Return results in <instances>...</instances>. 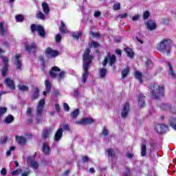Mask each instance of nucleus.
<instances>
[{
	"mask_svg": "<svg viewBox=\"0 0 176 176\" xmlns=\"http://www.w3.org/2000/svg\"><path fill=\"white\" fill-rule=\"evenodd\" d=\"M114 10H120V3H115L113 6Z\"/></svg>",
	"mask_w": 176,
	"mask_h": 176,
	"instance_id": "54",
	"label": "nucleus"
},
{
	"mask_svg": "<svg viewBox=\"0 0 176 176\" xmlns=\"http://www.w3.org/2000/svg\"><path fill=\"white\" fill-rule=\"evenodd\" d=\"M91 45L94 46V47H98V46H100V44L96 41H92Z\"/></svg>",
	"mask_w": 176,
	"mask_h": 176,
	"instance_id": "62",
	"label": "nucleus"
},
{
	"mask_svg": "<svg viewBox=\"0 0 176 176\" xmlns=\"http://www.w3.org/2000/svg\"><path fill=\"white\" fill-rule=\"evenodd\" d=\"M168 129V126L164 124H158L155 126V130L158 134H164Z\"/></svg>",
	"mask_w": 176,
	"mask_h": 176,
	"instance_id": "9",
	"label": "nucleus"
},
{
	"mask_svg": "<svg viewBox=\"0 0 176 176\" xmlns=\"http://www.w3.org/2000/svg\"><path fill=\"white\" fill-rule=\"evenodd\" d=\"M59 30L61 32V34H67V28L65 27V23H64V21H60V25L59 27Z\"/></svg>",
	"mask_w": 176,
	"mask_h": 176,
	"instance_id": "30",
	"label": "nucleus"
},
{
	"mask_svg": "<svg viewBox=\"0 0 176 176\" xmlns=\"http://www.w3.org/2000/svg\"><path fill=\"white\" fill-rule=\"evenodd\" d=\"M73 38H75V39H81L82 36V32H78V33H73L72 34Z\"/></svg>",
	"mask_w": 176,
	"mask_h": 176,
	"instance_id": "48",
	"label": "nucleus"
},
{
	"mask_svg": "<svg viewBox=\"0 0 176 176\" xmlns=\"http://www.w3.org/2000/svg\"><path fill=\"white\" fill-rule=\"evenodd\" d=\"M9 141V136H4L0 140V144H6Z\"/></svg>",
	"mask_w": 176,
	"mask_h": 176,
	"instance_id": "47",
	"label": "nucleus"
},
{
	"mask_svg": "<svg viewBox=\"0 0 176 176\" xmlns=\"http://www.w3.org/2000/svg\"><path fill=\"white\" fill-rule=\"evenodd\" d=\"M63 108L66 112H69V106L67 103H63Z\"/></svg>",
	"mask_w": 176,
	"mask_h": 176,
	"instance_id": "57",
	"label": "nucleus"
},
{
	"mask_svg": "<svg viewBox=\"0 0 176 176\" xmlns=\"http://www.w3.org/2000/svg\"><path fill=\"white\" fill-rule=\"evenodd\" d=\"M30 89V87H28V86L27 85H19V90H20L21 91H27Z\"/></svg>",
	"mask_w": 176,
	"mask_h": 176,
	"instance_id": "41",
	"label": "nucleus"
},
{
	"mask_svg": "<svg viewBox=\"0 0 176 176\" xmlns=\"http://www.w3.org/2000/svg\"><path fill=\"white\" fill-rule=\"evenodd\" d=\"M82 60L86 61L82 66V69L84 71L82 74V82L83 83H86L87 78H89V75H90L89 68H90V64H91V60H93V56L90 55V49H85L83 53Z\"/></svg>",
	"mask_w": 176,
	"mask_h": 176,
	"instance_id": "1",
	"label": "nucleus"
},
{
	"mask_svg": "<svg viewBox=\"0 0 176 176\" xmlns=\"http://www.w3.org/2000/svg\"><path fill=\"white\" fill-rule=\"evenodd\" d=\"M138 105L140 108H144L145 107V96L142 94L138 95Z\"/></svg>",
	"mask_w": 176,
	"mask_h": 176,
	"instance_id": "20",
	"label": "nucleus"
},
{
	"mask_svg": "<svg viewBox=\"0 0 176 176\" xmlns=\"http://www.w3.org/2000/svg\"><path fill=\"white\" fill-rule=\"evenodd\" d=\"M168 21H170V19H168V18L162 19V24H168Z\"/></svg>",
	"mask_w": 176,
	"mask_h": 176,
	"instance_id": "61",
	"label": "nucleus"
},
{
	"mask_svg": "<svg viewBox=\"0 0 176 176\" xmlns=\"http://www.w3.org/2000/svg\"><path fill=\"white\" fill-rule=\"evenodd\" d=\"M93 123H94V119L92 118H85L76 121V124L78 126H86L87 124H93Z\"/></svg>",
	"mask_w": 176,
	"mask_h": 176,
	"instance_id": "8",
	"label": "nucleus"
},
{
	"mask_svg": "<svg viewBox=\"0 0 176 176\" xmlns=\"http://www.w3.org/2000/svg\"><path fill=\"white\" fill-rule=\"evenodd\" d=\"M15 19L16 21L21 23L24 21V15H22V14L16 15Z\"/></svg>",
	"mask_w": 176,
	"mask_h": 176,
	"instance_id": "43",
	"label": "nucleus"
},
{
	"mask_svg": "<svg viewBox=\"0 0 176 176\" xmlns=\"http://www.w3.org/2000/svg\"><path fill=\"white\" fill-rule=\"evenodd\" d=\"M129 73H130V68L126 67L125 69H124L121 73L122 79H124V78H126V76H127V75H129Z\"/></svg>",
	"mask_w": 176,
	"mask_h": 176,
	"instance_id": "33",
	"label": "nucleus"
},
{
	"mask_svg": "<svg viewBox=\"0 0 176 176\" xmlns=\"http://www.w3.org/2000/svg\"><path fill=\"white\" fill-rule=\"evenodd\" d=\"M145 64H146V67L147 68V69H151L152 68V67H153V63L152 62V60H151V59H147Z\"/></svg>",
	"mask_w": 176,
	"mask_h": 176,
	"instance_id": "37",
	"label": "nucleus"
},
{
	"mask_svg": "<svg viewBox=\"0 0 176 176\" xmlns=\"http://www.w3.org/2000/svg\"><path fill=\"white\" fill-rule=\"evenodd\" d=\"M89 34L91 35V36H94V38H99L100 36V33H96L93 31H90Z\"/></svg>",
	"mask_w": 176,
	"mask_h": 176,
	"instance_id": "53",
	"label": "nucleus"
},
{
	"mask_svg": "<svg viewBox=\"0 0 176 176\" xmlns=\"http://www.w3.org/2000/svg\"><path fill=\"white\" fill-rule=\"evenodd\" d=\"M45 54L47 56V57H51L53 58L54 57H57V56L60 54V52L58 50H54L53 48L48 47L45 50Z\"/></svg>",
	"mask_w": 176,
	"mask_h": 176,
	"instance_id": "11",
	"label": "nucleus"
},
{
	"mask_svg": "<svg viewBox=\"0 0 176 176\" xmlns=\"http://www.w3.org/2000/svg\"><path fill=\"white\" fill-rule=\"evenodd\" d=\"M167 64H168V66L169 67V72H168L169 75H170L173 79H175L176 74H175V72H174V69H173V65H171L170 62H168Z\"/></svg>",
	"mask_w": 176,
	"mask_h": 176,
	"instance_id": "27",
	"label": "nucleus"
},
{
	"mask_svg": "<svg viewBox=\"0 0 176 176\" xmlns=\"http://www.w3.org/2000/svg\"><path fill=\"white\" fill-rule=\"evenodd\" d=\"M41 151L43 153H45V155H50L51 151L50 146H49V144H47L46 142L43 143Z\"/></svg>",
	"mask_w": 176,
	"mask_h": 176,
	"instance_id": "21",
	"label": "nucleus"
},
{
	"mask_svg": "<svg viewBox=\"0 0 176 176\" xmlns=\"http://www.w3.org/2000/svg\"><path fill=\"white\" fill-rule=\"evenodd\" d=\"M39 97V88L37 87L35 88L34 91L33 93L32 97V101H35V100H37V98Z\"/></svg>",
	"mask_w": 176,
	"mask_h": 176,
	"instance_id": "29",
	"label": "nucleus"
},
{
	"mask_svg": "<svg viewBox=\"0 0 176 176\" xmlns=\"http://www.w3.org/2000/svg\"><path fill=\"white\" fill-rule=\"evenodd\" d=\"M30 173H31V171L30 170H28L26 172L22 173L21 176H28V174H30Z\"/></svg>",
	"mask_w": 176,
	"mask_h": 176,
	"instance_id": "64",
	"label": "nucleus"
},
{
	"mask_svg": "<svg viewBox=\"0 0 176 176\" xmlns=\"http://www.w3.org/2000/svg\"><path fill=\"white\" fill-rule=\"evenodd\" d=\"M6 112H8V108L0 107V119L3 116V115H5Z\"/></svg>",
	"mask_w": 176,
	"mask_h": 176,
	"instance_id": "40",
	"label": "nucleus"
},
{
	"mask_svg": "<svg viewBox=\"0 0 176 176\" xmlns=\"http://www.w3.org/2000/svg\"><path fill=\"white\" fill-rule=\"evenodd\" d=\"M146 25L148 28V30H149L150 31H153V30H155L156 28V23H155L153 21V20L150 19L148 20L146 23Z\"/></svg>",
	"mask_w": 176,
	"mask_h": 176,
	"instance_id": "18",
	"label": "nucleus"
},
{
	"mask_svg": "<svg viewBox=\"0 0 176 176\" xmlns=\"http://www.w3.org/2000/svg\"><path fill=\"white\" fill-rule=\"evenodd\" d=\"M151 93L153 96L155 100H159L160 97L164 96V87L159 86L156 83H151L150 85Z\"/></svg>",
	"mask_w": 176,
	"mask_h": 176,
	"instance_id": "2",
	"label": "nucleus"
},
{
	"mask_svg": "<svg viewBox=\"0 0 176 176\" xmlns=\"http://www.w3.org/2000/svg\"><path fill=\"white\" fill-rule=\"evenodd\" d=\"M63 128H60L58 129L54 135V141H56V142H58V141H60V140H61V137H63Z\"/></svg>",
	"mask_w": 176,
	"mask_h": 176,
	"instance_id": "17",
	"label": "nucleus"
},
{
	"mask_svg": "<svg viewBox=\"0 0 176 176\" xmlns=\"http://www.w3.org/2000/svg\"><path fill=\"white\" fill-rule=\"evenodd\" d=\"M16 140L19 145H25L27 144V139L23 136H16Z\"/></svg>",
	"mask_w": 176,
	"mask_h": 176,
	"instance_id": "24",
	"label": "nucleus"
},
{
	"mask_svg": "<svg viewBox=\"0 0 176 176\" xmlns=\"http://www.w3.org/2000/svg\"><path fill=\"white\" fill-rule=\"evenodd\" d=\"M129 112H130V104H129V102H126L124 103L121 112L122 118H127V116H129Z\"/></svg>",
	"mask_w": 176,
	"mask_h": 176,
	"instance_id": "13",
	"label": "nucleus"
},
{
	"mask_svg": "<svg viewBox=\"0 0 176 176\" xmlns=\"http://www.w3.org/2000/svg\"><path fill=\"white\" fill-rule=\"evenodd\" d=\"M118 60L116 59V56L115 54H108L104 59L102 61V65L103 67H107V65L109 63V65L110 67H113V65H115L116 64Z\"/></svg>",
	"mask_w": 176,
	"mask_h": 176,
	"instance_id": "4",
	"label": "nucleus"
},
{
	"mask_svg": "<svg viewBox=\"0 0 176 176\" xmlns=\"http://www.w3.org/2000/svg\"><path fill=\"white\" fill-rule=\"evenodd\" d=\"M127 17V13H124L117 16V19H126Z\"/></svg>",
	"mask_w": 176,
	"mask_h": 176,
	"instance_id": "56",
	"label": "nucleus"
},
{
	"mask_svg": "<svg viewBox=\"0 0 176 176\" xmlns=\"http://www.w3.org/2000/svg\"><path fill=\"white\" fill-rule=\"evenodd\" d=\"M61 35L60 34H56V42H57L58 43L61 42Z\"/></svg>",
	"mask_w": 176,
	"mask_h": 176,
	"instance_id": "58",
	"label": "nucleus"
},
{
	"mask_svg": "<svg viewBox=\"0 0 176 176\" xmlns=\"http://www.w3.org/2000/svg\"><path fill=\"white\" fill-rule=\"evenodd\" d=\"M31 32H38V34L41 38H45L46 36V32L43 28V26L41 25L32 24L30 25Z\"/></svg>",
	"mask_w": 176,
	"mask_h": 176,
	"instance_id": "5",
	"label": "nucleus"
},
{
	"mask_svg": "<svg viewBox=\"0 0 176 176\" xmlns=\"http://www.w3.org/2000/svg\"><path fill=\"white\" fill-rule=\"evenodd\" d=\"M43 109H45V99H41L38 102L36 107V116H42V113L43 112Z\"/></svg>",
	"mask_w": 176,
	"mask_h": 176,
	"instance_id": "10",
	"label": "nucleus"
},
{
	"mask_svg": "<svg viewBox=\"0 0 176 176\" xmlns=\"http://www.w3.org/2000/svg\"><path fill=\"white\" fill-rule=\"evenodd\" d=\"M173 41L171 39L164 38L160 44V52H166L168 55L171 53V45Z\"/></svg>",
	"mask_w": 176,
	"mask_h": 176,
	"instance_id": "3",
	"label": "nucleus"
},
{
	"mask_svg": "<svg viewBox=\"0 0 176 176\" xmlns=\"http://www.w3.org/2000/svg\"><path fill=\"white\" fill-rule=\"evenodd\" d=\"M8 34V30L3 27V23L0 22V34L3 36V35H6Z\"/></svg>",
	"mask_w": 176,
	"mask_h": 176,
	"instance_id": "31",
	"label": "nucleus"
},
{
	"mask_svg": "<svg viewBox=\"0 0 176 176\" xmlns=\"http://www.w3.org/2000/svg\"><path fill=\"white\" fill-rule=\"evenodd\" d=\"M140 155L142 157L146 156V144H142L140 148Z\"/></svg>",
	"mask_w": 176,
	"mask_h": 176,
	"instance_id": "28",
	"label": "nucleus"
},
{
	"mask_svg": "<svg viewBox=\"0 0 176 176\" xmlns=\"http://www.w3.org/2000/svg\"><path fill=\"white\" fill-rule=\"evenodd\" d=\"M102 134V135H104V137H107V135H108L109 134V131L107 129V127L104 126L103 128Z\"/></svg>",
	"mask_w": 176,
	"mask_h": 176,
	"instance_id": "49",
	"label": "nucleus"
},
{
	"mask_svg": "<svg viewBox=\"0 0 176 176\" xmlns=\"http://www.w3.org/2000/svg\"><path fill=\"white\" fill-rule=\"evenodd\" d=\"M124 176H131V170L129 168H125V172L124 173Z\"/></svg>",
	"mask_w": 176,
	"mask_h": 176,
	"instance_id": "50",
	"label": "nucleus"
},
{
	"mask_svg": "<svg viewBox=\"0 0 176 176\" xmlns=\"http://www.w3.org/2000/svg\"><path fill=\"white\" fill-rule=\"evenodd\" d=\"M26 115L28 116L29 118L27 122L29 124H32V118H34V115H32V107H28L25 111Z\"/></svg>",
	"mask_w": 176,
	"mask_h": 176,
	"instance_id": "15",
	"label": "nucleus"
},
{
	"mask_svg": "<svg viewBox=\"0 0 176 176\" xmlns=\"http://www.w3.org/2000/svg\"><path fill=\"white\" fill-rule=\"evenodd\" d=\"M22 171L23 170H21V168L14 170L11 172V175H12V176L19 175V174H21Z\"/></svg>",
	"mask_w": 176,
	"mask_h": 176,
	"instance_id": "42",
	"label": "nucleus"
},
{
	"mask_svg": "<svg viewBox=\"0 0 176 176\" xmlns=\"http://www.w3.org/2000/svg\"><path fill=\"white\" fill-rule=\"evenodd\" d=\"M14 64L16 65V69H19V71H21V69H23V63H21V60L14 61Z\"/></svg>",
	"mask_w": 176,
	"mask_h": 176,
	"instance_id": "38",
	"label": "nucleus"
},
{
	"mask_svg": "<svg viewBox=\"0 0 176 176\" xmlns=\"http://www.w3.org/2000/svg\"><path fill=\"white\" fill-rule=\"evenodd\" d=\"M8 174V170H6V168H3L1 170V175H6Z\"/></svg>",
	"mask_w": 176,
	"mask_h": 176,
	"instance_id": "60",
	"label": "nucleus"
},
{
	"mask_svg": "<svg viewBox=\"0 0 176 176\" xmlns=\"http://www.w3.org/2000/svg\"><path fill=\"white\" fill-rule=\"evenodd\" d=\"M63 129H64V130H66L67 131H69V130H70L69 125H68V124L63 125Z\"/></svg>",
	"mask_w": 176,
	"mask_h": 176,
	"instance_id": "63",
	"label": "nucleus"
},
{
	"mask_svg": "<svg viewBox=\"0 0 176 176\" xmlns=\"http://www.w3.org/2000/svg\"><path fill=\"white\" fill-rule=\"evenodd\" d=\"M82 163H89V162H91L90 160V158H89L87 156H82Z\"/></svg>",
	"mask_w": 176,
	"mask_h": 176,
	"instance_id": "51",
	"label": "nucleus"
},
{
	"mask_svg": "<svg viewBox=\"0 0 176 176\" xmlns=\"http://www.w3.org/2000/svg\"><path fill=\"white\" fill-rule=\"evenodd\" d=\"M1 58L4 64L1 69V75L5 78L8 76V71H9V59L4 56H1Z\"/></svg>",
	"mask_w": 176,
	"mask_h": 176,
	"instance_id": "6",
	"label": "nucleus"
},
{
	"mask_svg": "<svg viewBox=\"0 0 176 176\" xmlns=\"http://www.w3.org/2000/svg\"><path fill=\"white\" fill-rule=\"evenodd\" d=\"M60 71H61V69H59L58 67L54 66L51 68V69L49 72L50 76H51V78H57V74H56L54 72H60Z\"/></svg>",
	"mask_w": 176,
	"mask_h": 176,
	"instance_id": "14",
	"label": "nucleus"
},
{
	"mask_svg": "<svg viewBox=\"0 0 176 176\" xmlns=\"http://www.w3.org/2000/svg\"><path fill=\"white\" fill-rule=\"evenodd\" d=\"M124 52L129 58H133V57H134V52H133L131 48L127 47L124 49Z\"/></svg>",
	"mask_w": 176,
	"mask_h": 176,
	"instance_id": "26",
	"label": "nucleus"
},
{
	"mask_svg": "<svg viewBox=\"0 0 176 176\" xmlns=\"http://www.w3.org/2000/svg\"><path fill=\"white\" fill-rule=\"evenodd\" d=\"M149 16H151V13H149V11H144L143 12V20H148L149 19Z\"/></svg>",
	"mask_w": 176,
	"mask_h": 176,
	"instance_id": "44",
	"label": "nucleus"
},
{
	"mask_svg": "<svg viewBox=\"0 0 176 176\" xmlns=\"http://www.w3.org/2000/svg\"><path fill=\"white\" fill-rule=\"evenodd\" d=\"M4 83L8 89H10L11 90H16V84H14V80L10 79V78H5Z\"/></svg>",
	"mask_w": 176,
	"mask_h": 176,
	"instance_id": "12",
	"label": "nucleus"
},
{
	"mask_svg": "<svg viewBox=\"0 0 176 176\" xmlns=\"http://www.w3.org/2000/svg\"><path fill=\"white\" fill-rule=\"evenodd\" d=\"M30 164H31L32 167L33 168H34L35 170L38 169V168L39 167V164H38V162L36 161H32L30 162Z\"/></svg>",
	"mask_w": 176,
	"mask_h": 176,
	"instance_id": "45",
	"label": "nucleus"
},
{
	"mask_svg": "<svg viewBox=\"0 0 176 176\" xmlns=\"http://www.w3.org/2000/svg\"><path fill=\"white\" fill-rule=\"evenodd\" d=\"M16 147L15 146H10L9 148V150L6 151V156H10L12 155V151H15Z\"/></svg>",
	"mask_w": 176,
	"mask_h": 176,
	"instance_id": "46",
	"label": "nucleus"
},
{
	"mask_svg": "<svg viewBox=\"0 0 176 176\" xmlns=\"http://www.w3.org/2000/svg\"><path fill=\"white\" fill-rule=\"evenodd\" d=\"M41 6L43 8V12L45 13V14H49V13H50V8H49V4H47V3L43 1Z\"/></svg>",
	"mask_w": 176,
	"mask_h": 176,
	"instance_id": "22",
	"label": "nucleus"
},
{
	"mask_svg": "<svg viewBox=\"0 0 176 176\" xmlns=\"http://www.w3.org/2000/svg\"><path fill=\"white\" fill-rule=\"evenodd\" d=\"M51 134L52 129H45L42 131V138H44V140H47V138H50Z\"/></svg>",
	"mask_w": 176,
	"mask_h": 176,
	"instance_id": "19",
	"label": "nucleus"
},
{
	"mask_svg": "<svg viewBox=\"0 0 176 176\" xmlns=\"http://www.w3.org/2000/svg\"><path fill=\"white\" fill-rule=\"evenodd\" d=\"M107 72H108V70L107 69V68L102 67V69H100L99 72L100 78H105Z\"/></svg>",
	"mask_w": 176,
	"mask_h": 176,
	"instance_id": "34",
	"label": "nucleus"
},
{
	"mask_svg": "<svg viewBox=\"0 0 176 176\" xmlns=\"http://www.w3.org/2000/svg\"><path fill=\"white\" fill-rule=\"evenodd\" d=\"M79 109H76L74 111L72 112L71 116L72 118H73V119H76L78 116H79Z\"/></svg>",
	"mask_w": 176,
	"mask_h": 176,
	"instance_id": "36",
	"label": "nucleus"
},
{
	"mask_svg": "<svg viewBox=\"0 0 176 176\" xmlns=\"http://www.w3.org/2000/svg\"><path fill=\"white\" fill-rule=\"evenodd\" d=\"M140 14H136L135 16H132V21H137V20H138L140 19Z\"/></svg>",
	"mask_w": 176,
	"mask_h": 176,
	"instance_id": "59",
	"label": "nucleus"
},
{
	"mask_svg": "<svg viewBox=\"0 0 176 176\" xmlns=\"http://www.w3.org/2000/svg\"><path fill=\"white\" fill-rule=\"evenodd\" d=\"M36 19H39L40 20H45L46 19V16H45V14L43 12L39 11L36 14Z\"/></svg>",
	"mask_w": 176,
	"mask_h": 176,
	"instance_id": "39",
	"label": "nucleus"
},
{
	"mask_svg": "<svg viewBox=\"0 0 176 176\" xmlns=\"http://www.w3.org/2000/svg\"><path fill=\"white\" fill-rule=\"evenodd\" d=\"M159 107L162 111H168V109H171V106L164 103L160 104Z\"/></svg>",
	"mask_w": 176,
	"mask_h": 176,
	"instance_id": "32",
	"label": "nucleus"
},
{
	"mask_svg": "<svg viewBox=\"0 0 176 176\" xmlns=\"http://www.w3.org/2000/svg\"><path fill=\"white\" fill-rule=\"evenodd\" d=\"M45 90L43 92V96H46L47 93H50V91L52 90V82L49 80H45Z\"/></svg>",
	"mask_w": 176,
	"mask_h": 176,
	"instance_id": "16",
	"label": "nucleus"
},
{
	"mask_svg": "<svg viewBox=\"0 0 176 176\" xmlns=\"http://www.w3.org/2000/svg\"><path fill=\"white\" fill-rule=\"evenodd\" d=\"M107 154L109 157H116V154L115 153V151L113 150V148H109L107 149Z\"/></svg>",
	"mask_w": 176,
	"mask_h": 176,
	"instance_id": "35",
	"label": "nucleus"
},
{
	"mask_svg": "<svg viewBox=\"0 0 176 176\" xmlns=\"http://www.w3.org/2000/svg\"><path fill=\"white\" fill-rule=\"evenodd\" d=\"M134 76L138 80H139L140 83H143L144 80H142V73L140 71H135L134 72Z\"/></svg>",
	"mask_w": 176,
	"mask_h": 176,
	"instance_id": "25",
	"label": "nucleus"
},
{
	"mask_svg": "<svg viewBox=\"0 0 176 176\" xmlns=\"http://www.w3.org/2000/svg\"><path fill=\"white\" fill-rule=\"evenodd\" d=\"M21 57H23V56L21 55V54H16L14 56V61H20V58H21Z\"/></svg>",
	"mask_w": 176,
	"mask_h": 176,
	"instance_id": "55",
	"label": "nucleus"
},
{
	"mask_svg": "<svg viewBox=\"0 0 176 176\" xmlns=\"http://www.w3.org/2000/svg\"><path fill=\"white\" fill-rule=\"evenodd\" d=\"M25 51L28 52V53H29L30 54H31V53H34L35 54L38 51V45H36V43H35V42H32L31 45L25 44Z\"/></svg>",
	"mask_w": 176,
	"mask_h": 176,
	"instance_id": "7",
	"label": "nucleus"
},
{
	"mask_svg": "<svg viewBox=\"0 0 176 176\" xmlns=\"http://www.w3.org/2000/svg\"><path fill=\"white\" fill-rule=\"evenodd\" d=\"M13 122H14V116L12 114H9L4 120L6 124H10V123H13Z\"/></svg>",
	"mask_w": 176,
	"mask_h": 176,
	"instance_id": "23",
	"label": "nucleus"
},
{
	"mask_svg": "<svg viewBox=\"0 0 176 176\" xmlns=\"http://www.w3.org/2000/svg\"><path fill=\"white\" fill-rule=\"evenodd\" d=\"M65 76V72L62 71L60 73H59L58 76V79H59V80H61V79H63V78H64Z\"/></svg>",
	"mask_w": 176,
	"mask_h": 176,
	"instance_id": "52",
	"label": "nucleus"
}]
</instances>
